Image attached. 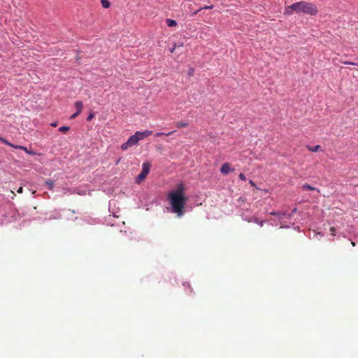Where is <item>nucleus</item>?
Here are the masks:
<instances>
[{
	"label": "nucleus",
	"instance_id": "7",
	"mask_svg": "<svg viewBox=\"0 0 358 358\" xmlns=\"http://www.w3.org/2000/svg\"><path fill=\"white\" fill-rule=\"evenodd\" d=\"M307 149L309 150V151H311V152H317V151H320V148H321V146L317 145L316 146H314V147H311L310 145H308L307 147Z\"/></svg>",
	"mask_w": 358,
	"mask_h": 358
},
{
	"label": "nucleus",
	"instance_id": "17",
	"mask_svg": "<svg viewBox=\"0 0 358 358\" xmlns=\"http://www.w3.org/2000/svg\"><path fill=\"white\" fill-rule=\"evenodd\" d=\"M173 132H174V131H170V132H169V133H167V134H166V133H163V132H158V133H157L155 135H156V136H162V135L170 136V135H171Z\"/></svg>",
	"mask_w": 358,
	"mask_h": 358
},
{
	"label": "nucleus",
	"instance_id": "30",
	"mask_svg": "<svg viewBox=\"0 0 358 358\" xmlns=\"http://www.w3.org/2000/svg\"><path fill=\"white\" fill-rule=\"evenodd\" d=\"M11 193L13 194V196H15V194L14 193L13 191H11Z\"/></svg>",
	"mask_w": 358,
	"mask_h": 358
},
{
	"label": "nucleus",
	"instance_id": "11",
	"mask_svg": "<svg viewBox=\"0 0 358 358\" xmlns=\"http://www.w3.org/2000/svg\"><path fill=\"white\" fill-rule=\"evenodd\" d=\"M302 189H303V190H311V191H313V190H315V187H313L310 186V185H308V184H304V185L302 186Z\"/></svg>",
	"mask_w": 358,
	"mask_h": 358
},
{
	"label": "nucleus",
	"instance_id": "2",
	"mask_svg": "<svg viewBox=\"0 0 358 358\" xmlns=\"http://www.w3.org/2000/svg\"><path fill=\"white\" fill-rule=\"evenodd\" d=\"M294 13L315 15L318 13L316 5L304 1L296 2L285 8V14L292 15Z\"/></svg>",
	"mask_w": 358,
	"mask_h": 358
},
{
	"label": "nucleus",
	"instance_id": "25",
	"mask_svg": "<svg viewBox=\"0 0 358 358\" xmlns=\"http://www.w3.org/2000/svg\"><path fill=\"white\" fill-rule=\"evenodd\" d=\"M255 222L259 224L260 226H263V221H259L258 220H256Z\"/></svg>",
	"mask_w": 358,
	"mask_h": 358
},
{
	"label": "nucleus",
	"instance_id": "18",
	"mask_svg": "<svg viewBox=\"0 0 358 358\" xmlns=\"http://www.w3.org/2000/svg\"><path fill=\"white\" fill-rule=\"evenodd\" d=\"M238 177L243 181L246 180V177H245V176L243 173H240Z\"/></svg>",
	"mask_w": 358,
	"mask_h": 358
},
{
	"label": "nucleus",
	"instance_id": "10",
	"mask_svg": "<svg viewBox=\"0 0 358 358\" xmlns=\"http://www.w3.org/2000/svg\"><path fill=\"white\" fill-rule=\"evenodd\" d=\"M175 124L178 128L187 127L188 126V123L184 122H176Z\"/></svg>",
	"mask_w": 358,
	"mask_h": 358
},
{
	"label": "nucleus",
	"instance_id": "9",
	"mask_svg": "<svg viewBox=\"0 0 358 358\" xmlns=\"http://www.w3.org/2000/svg\"><path fill=\"white\" fill-rule=\"evenodd\" d=\"M45 185L50 190L53 189L55 182L52 180H48L45 181Z\"/></svg>",
	"mask_w": 358,
	"mask_h": 358
},
{
	"label": "nucleus",
	"instance_id": "32",
	"mask_svg": "<svg viewBox=\"0 0 358 358\" xmlns=\"http://www.w3.org/2000/svg\"><path fill=\"white\" fill-rule=\"evenodd\" d=\"M357 66H358V64H357Z\"/></svg>",
	"mask_w": 358,
	"mask_h": 358
},
{
	"label": "nucleus",
	"instance_id": "22",
	"mask_svg": "<svg viewBox=\"0 0 358 358\" xmlns=\"http://www.w3.org/2000/svg\"><path fill=\"white\" fill-rule=\"evenodd\" d=\"M79 114H80L79 113L76 112V113H73V114L70 117V118H71V119H74V118H76L77 116H78V115H79Z\"/></svg>",
	"mask_w": 358,
	"mask_h": 358
},
{
	"label": "nucleus",
	"instance_id": "23",
	"mask_svg": "<svg viewBox=\"0 0 358 358\" xmlns=\"http://www.w3.org/2000/svg\"><path fill=\"white\" fill-rule=\"evenodd\" d=\"M330 231L331 232V234L334 236L335 235V231H336L335 227H331L330 228Z\"/></svg>",
	"mask_w": 358,
	"mask_h": 358
},
{
	"label": "nucleus",
	"instance_id": "29",
	"mask_svg": "<svg viewBox=\"0 0 358 358\" xmlns=\"http://www.w3.org/2000/svg\"><path fill=\"white\" fill-rule=\"evenodd\" d=\"M277 214H278V213H275V212H271V215H277Z\"/></svg>",
	"mask_w": 358,
	"mask_h": 358
},
{
	"label": "nucleus",
	"instance_id": "28",
	"mask_svg": "<svg viewBox=\"0 0 358 358\" xmlns=\"http://www.w3.org/2000/svg\"><path fill=\"white\" fill-rule=\"evenodd\" d=\"M51 126L53 127H55L57 126V122H52L51 123Z\"/></svg>",
	"mask_w": 358,
	"mask_h": 358
},
{
	"label": "nucleus",
	"instance_id": "27",
	"mask_svg": "<svg viewBox=\"0 0 358 358\" xmlns=\"http://www.w3.org/2000/svg\"><path fill=\"white\" fill-rule=\"evenodd\" d=\"M249 182H250V184L252 186H253V187H256L255 183L252 180H250Z\"/></svg>",
	"mask_w": 358,
	"mask_h": 358
},
{
	"label": "nucleus",
	"instance_id": "16",
	"mask_svg": "<svg viewBox=\"0 0 358 358\" xmlns=\"http://www.w3.org/2000/svg\"><path fill=\"white\" fill-rule=\"evenodd\" d=\"M69 129H70V128L69 127H66V126H63V127H61L59 128V130L63 133L68 131Z\"/></svg>",
	"mask_w": 358,
	"mask_h": 358
},
{
	"label": "nucleus",
	"instance_id": "21",
	"mask_svg": "<svg viewBox=\"0 0 358 358\" xmlns=\"http://www.w3.org/2000/svg\"><path fill=\"white\" fill-rule=\"evenodd\" d=\"M187 74H188V76H193V74H194V69H193L192 68H191V69L189 70V71H188Z\"/></svg>",
	"mask_w": 358,
	"mask_h": 358
},
{
	"label": "nucleus",
	"instance_id": "20",
	"mask_svg": "<svg viewBox=\"0 0 358 358\" xmlns=\"http://www.w3.org/2000/svg\"><path fill=\"white\" fill-rule=\"evenodd\" d=\"M343 64L357 66L358 63H355V62H344Z\"/></svg>",
	"mask_w": 358,
	"mask_h": 358
},
{
	"label": "nucleus",
	"instance_id": "14",
	"mask_svg": "<svg viewBox=\"0 0 358 358\" xmlns=\"http://www.w3.org/2000/svg\"><path fill=\"white\" fill-rule=\"evenodd\" d=\"M101 4L103 8H108L110 6V2L108 0H101Z\"/></svg>",
	"mask_w": 358,
	"mask_h": 358
},
{
	"label": "nucleus",
	"instance_id": "26",
	"mask_svg": "<svg viewBox=\"0 0 358 358\" xmlns=\"http://www.w3.org/2000/svg\"><path fill=\"white\" fill-rule=\"evenodd\" d=\"M176 48V45L174 44V45L173 46L172 48L170 49V52H173V51L175 50V49Z\"/></svg>",
	"mask_w": 358,
	"mask_h": 358
},
{
	"label": "nucleus",
	"instance_id": "1",
	"mask_svg": "<svg viewBox=\"0 0 358 358\" xmlns=\"http://www.w3.org/2000/svg\"><path fill=\"white\" fill-rule=\"evenodd\" d=\"M185 187L182 183L177 185L176 189L168 194V199L171 205V210L178 217H182L185 213V206L187 200L185 193Z\"/></svg>",
	"mask_w": 358,
	"mask_h": 358
},
{
	"label": "nucleus",
	"instance_id": "31",
	"mask_svg": "<svg viewBox=\"0 0 358 358\" xmlns=\"http://www.w3.org/2000/svg\"><path fill=\"white\" fill-rule=\"evenodd\" d=\"M352 245L353 246H355V243L354 242H352Z\"/></svg>",
	"mask_w": 358,
	"mask_h": 358
},
{
	"label": "nucleus",
	"instance_id": "15",
	"mask_svg": "<svg viewBox=\"0 0 358 358\" xmlns=\"http://www.w3.org/2000/svg\"><path fill=\"white\" fill-rule=\"evenodd\" d=\"M0 141L2 142L3 143L6 144V145H8L10 146V147L13 148V146H14L13 144L9 143L7 140H6L3 138H1Z\"/></svg>",
	"mask_w": 358,
	"mask_h": 358
},
{
	"label": "nucleus",
	"instance_id": "6",
	"mask_svg": "<svg viewBox=\"0 0 358 358\" xmlns=\"http://www.w3.org/2000/svg\"><path fill=\"white\" fill-rule=\"evenodd\" d=\"M75 106L77 108V112L80 113L83 108V104L82 101H76L75 103Z\"/></svg>",
	"mask_w": 358,
	"mask_h": 358
},
{
	"label": "nucleus",
	"instance_id": "24",
	"mask_svg": "<svg viewBox=\"0 0 358 358\" xmlns=\"http://www.w3.org/2000/svg\"><path fill=\"white\" fill-rule=\"evenodd\" d=\"M17 193L19 194H22L23 192V187H20L17 190Z\"/></svg>",
	"mask_w": 358,
	"mask_h": 358
},
{
	"label": "nucleus",
	"instance_id": "12",
	"mask_svg": "<svg viewBox=\"0 0 358 358\" xmlns=\"http://www.w3.org/2000/svg\"><path fill=\"white\" fill-rule=\"evenodd\" d=\"M13 148H16V149H20V150H24V152H26L27 153H29L30 154L31 152L27 150V148L24 146H22V145H14Z\"/></svg>",
	"mask_w": 358,
	"mask_h": 358
},
{
	"label": "nucleus",
	"instance_id": "19",
	"mask_svg": "<svg viewBox=\"0 0 358 358\" xmlns=\"http://www.w3.org/2000/svg\"><path fill=\"white\" fill-rule=\"evenodd\" d=\"M94 113H90V114L88 115V117H87V121H91V120L94 118Z\"/></svg>",
	"mask_w": 358,
	"mask_h": 358
},
{
	"label": "nucleus",
	"instance_id": "4",
	"mask_svg": "<svg viewBox=\"0 0 358 358\" xmlns=\"http://www.w3.org/2000/svg\"><path fill=\"white\" fill-rule=\"evenodd\" d=\"M150 170V163L144 162L143 164L142 171H141V173L136 178V182L140 183L141 181H143L146 178L147 175L149 173Z\"/></svg>",
	"mask_w": 358,
	"mask_h": 358
},
{
	"label": "nucleus",
	"instance_id": "3",
	"mask_svg": "<svg viewBox=\"0 0 358 358\" xmlns=\"http://www.w3.org/2000/svg\"><path fill=\"white\" fill-rule=\"evenodd\" d=\"M152 131L150 130H145L144 131H136L134 135L129 138L127 142L121 145V149L122 150H126L129 148H131L137 145L139 141L152 135Z\"/></svg>",
	"mask_w": 358,
	"mask_h": 358
},
{
	"label": "nucleus",
	"instance_id": "5",
	"mask_svg": "<svg viewBox=\"0 0 358 358\" xmlns=\"http://www.w3.org/2000/svg\"><path fill=\"white\" fill-rule=\"evenodd\" d=\"M234 169H230V164L227 162L223 164L220 168V172L224 174L227 175L231 171H234Z\"/></svg>",
	"mask_w": 358,
	"mask_h": 358
},
{
	"label": "nucleus",
	"instance_id": "8",
	"mask_svg": "<svg viewBox=\"0 0 358 358\" xmlns=\"http://www.w3.org/2000/svg\"><path fill=\"white\" fill-rule=\"evenodd\" d=\"M166 22L168 27H175L177 25L176 21L174 20L166 19Z\"/></svg>",
	"mask_w": 358,
	"mask_h": 358
},
{
	"label": "nucleus",
	"instance_id": "13",
	"mask_svg": "<svg viewBox=\"0 0 358 358\" xmlns=\"http://www.w3.org/2000/svg\"><path fill=\"white\" fill-rule=\"evenodd\" d=\"M213 8V5L203 6V7L201 8L200 9H199V10H196L195 12H194L192 15H196L198 12H199L202 9H212Z\"/></svg>",
	"mask_w": 358,
	"mask_h": 358
}]
</instances>
